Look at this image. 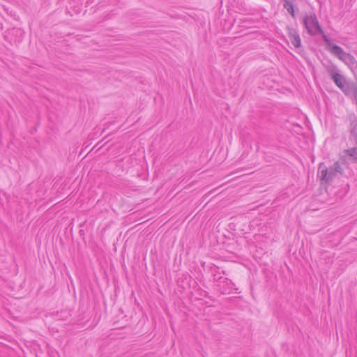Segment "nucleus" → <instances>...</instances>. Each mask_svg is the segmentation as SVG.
<instances>
[{"label":"nucleus","instance_id":"obj_11","mask_svg":"<svg viewBox=\"0 0 357 357\" xmlns=\"http://www.w3.org/2000/svg\"><path fill=\"white\" fill-rule=\"evenodd\" d=\"M328 183H330L331 181H333V179L334 178V177L336 176V172L334 171V169H333L332 167H330L329 168H328Z\"/></svg>","mask_w":357,"mask_h":357},{"label":"nucleus","instance_id":"obj_5","mask_svg":"<svg viewBox=\"0 0 357 357\" xmlns=\"http://www.w3.org/2000/svg\"><path fill=\"white\" fill-rule=\"evenodd\" d=\"M288 36L291 40V44L296 47L299 48L301 47V40L298 31L291 27H288Z\"/></svg>","mask_w":357,"mask_h":357},{"label":"nucleus","instance_id":"obj_4","mask_svg":"<svg viewBox=\"0 0 357 357\" xmlns=\"http://www.w3.org/2000/svg\"><path fill=\"white\" fill-rule=\"evenodd\" d=\"M330 46L331 53L336 56L339 59H340L343 62H345L346 59H348L351 55V54L345 52L344 50L337 45L333 44L332 43V45Z\"/></svg>","mask_w":357,"mask_h":357},{"label":"nucleus","instance_id":"obj_2","mask_svg":"<svg viewBox=\"0 0 357 357\" xmlns=\"http://www.w3.org/2000/svg\"><path fill=\"white\" fill-rule=\"evenodd\" d=\"M326 71L333 79L334 83L339 89H342V86L347 82L344 77L337 73V68L335 65H330L326 66Z\"/></svg>","mask_w":357,"mask_h":357},{"label":"nucleus","instance_id":"obj_9","mask_svg":"<svg viewBox=\"0 0 357 357\" xmlns=\"http://www.w3.org/2000/svg\"><path fill=\"white\" fill-rule=\"evenodd\" d=\"M356 146L344 150V153L349 156L354 162H357V144Z\"/></svg>","mask_w":357,"mask_h":357},{"label":"nucleus","instance_id":"obj_3","mask_svg":"<svg viewBox=\"0 0 357 357\" xmlns=\"http://www.w3.org/2000/svg\"><path fill=\"white\" fill-rule=\"evenodd\" d=\"M347 119L349 122V139L353 140L354 144H357V117L354 114H350L348 115Z\"/></svg>","mask_w":357,"mask_h":357},{"label":"nucleus","instance_id":"obj_7","mask_svg":"<svg viewBox=\"0 0 357 357\" xmlns=\"http://www.w3.org/2000/svg\"><path fill=\"white\" fill-rule=\"evenodd\" d=\"M318 174L321 180L325 183H328V168L323 163H321L318 168Z\"/></svg>","mask_w":357,"mask_h":357},{"label":"nucleus","instance_id":"obj_6","mask_svg":"<svg viewBox=\"0 0 357 357\" xmlns=\"http://www.w3.org/2000/svg\"><path fill=\"white\" fill-rule=\"evenodd\" d=\"M340 89L346 96H354L357 93V83L347 81Z\"/></svg>","mask_w":357,"mask_h":357},{"label":"nucleus","instance_id":"obj_12","mask_svg":"<svg viewBox=\"0 0 357 357\" xmlns=\"http://www.w3.org/2000/svg\"><path fill=\"white\" fill-rule=\"evenodd\" d=\"M333 169H334L336 173H341L342 172V168L339 163V162H335L333 166H331Z\"/></svg>","mask_w":357,"mask_h":357},{"label":"nucleus","instance_id":"obj_1","mask_svg":"<svg viewBox=\"0 0 357 357\" xmlns=\"http://www.w3.org/2000/svg\"><path fill=\"white\" fill-rule=\"evenodd\" d=\"M303 24L310 36H315L317 33L321 35L322 38L325 43L328 45H331L332 42L324 33V30L319 25L318 19L315 13H312L310 15H305L303 20Z\"/></svg>","mask_w":357,"mask_h":357},{"label":"nucleus","instance_id":"obj_10","mask_svg":"<svg viewBox=\"0 0 357 357\" xmlns=\"http://www.w3.org/2000/svg\"><path fill=\"white\" fill-rule=\"evenodd\" d=\"M344 63L349 66V68L351 70H354V69L357 68V61L351 54L348 59H346Z\"/></svg>","mask_w":357,"mask_h":357},{"label":"nucleus","instance_id":"obj_8","mask_svg":"<svg viewBox=\"0 0 357 357\" xmlns=\"http://www.w3.org/2000/svg\"><path fill=\"white\" fill-rule=\"evenodd\" d=\"M294 1L295 0H288L284 2L283 7L285 8L288 13L291 15L294 18L296 17V12L294 10Z\"/></svg>","mask_w":357,"mask_h":357}]
</instances>
